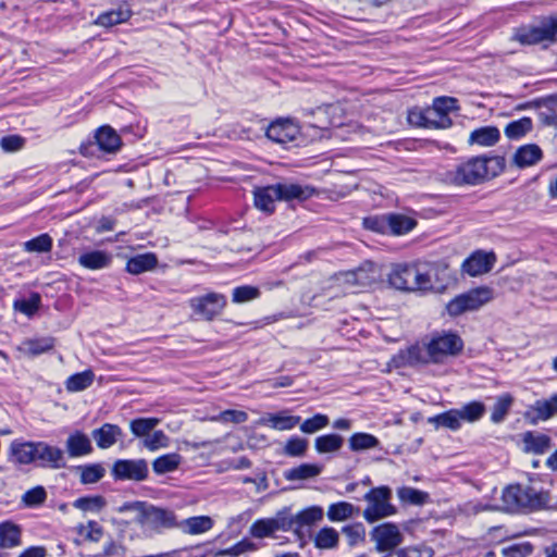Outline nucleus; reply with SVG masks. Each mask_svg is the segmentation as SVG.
<instances>
[{"label": "nucleus", "mask_w": 557, "mask_h": 557, "mask_svg": "<svg viewBox=\"0 0 557 557\" xmlns=\"http://www.w3.org/2000/svg\"><path fill=\"white\" fill-rule=\"evenodd\" d=\"M532 553L533 545L530 542L512 544L502 549L504 557H527Z\"/></svg>", "instance_id": "61"}, {"label": "nucleus", "mask_w": 557, "mask_h": 557, "mask_svg": "<svg viewBox=\"0 0 557 557\" xmlns=\"http://www.w3.org/2000/svg\"><path fill=\"white\" fill-rule=\"evenodd\" d=\"M188 305L196 315L206 321H212L222 313L227 305V299L223 294L211 292L190 298Z\"/></svg>", "instance_id": "6"}, {"label": "nucleus", "mask_w": 557, "mask_h": 557, "mask_svg": "<svg viewBox=\"0 0 557 557\" xmlns=\"http://www.w3.org/2000/svg\"><path fill=\"white\" fill-rule=\"evenodd\" d=\"M540 121L547 126L557 125V94L543 98L539 102Z\"/></svg>", "instance_id": "31"}, {"label": "nucleus", "mask_w": 557, "mask_h": 557, "mask_svg": "<svg viewBox=\"0 0 557 557\" xmlns=\"http://www.w3.org/2000/svg\"><path fill=\"white\" fill-rule=\"evenodd\" d=\"M519 39L522 44L527 45H535L542 41L549 40V38L547 37L546 29L542 23L541 25L532 27L525 33L521 34Z\"/></svg>", "instance_id": "60"}, {"label": "nucleus", "mask_w": 557, "mask_h": 557, "mask_svg": "<svg viewBox=\"0 0 557 557\" xmlns=\"http://www.w3.org/2000/svg\"><path fill=\"white\" fill-rule=\"evenodd\" d=\"M484 158L486 170H487V180L493 178L500 174L505 166H506V160L505 157L502 156H493V157H485Z\"/></svg>", "instance_id": "64"}, {"label": "nucleus", "mask_w": 557, "mask_h": 557, "mask_svg": "<svg viewBox=\"0 0 557 557\" xmlns=\"http://www.w3.org/2000/svg\"><path fill=\"white\" fill-rule=\"evenodd\" d=\"M413 275V265L398 264L394 267L388 274V282L397 289L412 290V286L414 285Z\"/></svg>", "instance_id": "20"}, {"label": "nucleus", "mask_w": 557, "mask_h": 557, "mask_svg": "<svg viewBox=\"0 0 557 557\" xmlns=\"http://www.w3.org/2000/svg\"><path fill=\"white\" fill-rule=\"evenodd\" d=\"M122 435V429L112 423H104L91 432L92 438L101 449H107L113 446Z\"/></svg>", "instance_id": "19"}, {"label": "nucleus", "mask_w": 557, "mask_h": 557, "mask_svg": "<svg viewBox=\"0 0 557 557\" xmlns=\"http://www.w3.org/2000/svg\"><path fill=\"white\" fill-rule=\"evenodd\" d=\"M532 126L530 117H522L508 123L504 132L509 139H520L532 129Z\"/></svg>", "instance_id": "44"}, {"label": "nucleus", "mask_w": 557, "mask_h": 557, "mask_svg": "<svg viewBox=\"0 0 557 557\" xmlns=\"http://www.w3.org/2000/svg\"><path fill=\"white\" fill-rule=\"evenodd\" d=\"M483 157H473L448 173L449 181L457 186L479 185L487 180V170Z\"/></svg>", "instance_id": "4"}, {"label": "nucleus", "mask_w": 557, "mask_h": 557, "mask_svg": "<svg viewBox=\"0 0 557 557\" xmlns=\"http://www.w3.org/2000/svg\"><path fill=\"white\" fill-rule=\"evenodd\" d=\"M397 495L401 502L410 505H424L429 500V494L426 492L409 486L398 488Z\"/></svg>", "instance_id": "46"}, {"label": "nucleus", "mask_w": 557, "mask_h": 557, "mask_svg": "<svg viewBox=\"0 0 557 557\" xmlns=\"http://www.w3.org/2000/svg\"><path fill=\"white\" fill-rule=\"evenodd\" d=\"M329 422H330V419L327 416L322 414V413H317L312 418L306 419L300 424V430L304 433L312 434V433H315V432L322 430L323 428H325L329 424Z\"/></svg>", "instance_id": "59"}, {"label": "nucleus", "mask_w": 557, "mask_h": 557, "mask_svg": "<svg viewBox=\"0 0 557 557\" xmlns=\"http://www.w3.org/2000/svg\"><path fill=\"white\" fill-rule=\"evenodd\" d=\"M469 311L480 309L493 298V290L488 287H475L462 294Z\"/></svg>", "instance_id": "29"}, {"label": "nucleus", "mask_w": 557, "mask_h": 557, "mask_svg": "<svg viewBox=\"0 0 557 557\" xmlns=\"http://www.w3.org/2000/svg\"><path fill=\"white\" fill-rule=\"evenodd\" d=\"M387 223L388 232L394 235L406 234L417 225V221L412 218L398 213L387 214Z\"/></svg>", "instance_id": "34"}, {"label": "nucleus", "mask_w": 557, "mask_h": 557, "mask_svg": "<svg viewBox=\"0 0 557 557\" xmlns=\"http://www.w3.org/2000/svg\"><path fill=\"white\" fill-rule=\"evenodd\" d=\"M317 194V189L310 185L296 183H281V201H305Z\"/></svg>", "instance_id": "25"}, {"label": "nucleus", "mask_w": 557, "mask_h": 557, "mask_svg": "<svg viewBox=\"0 0 557 557\" xmlns=\"http://www.w3.org/2000/svg\"><path fill=\"white\" fill-rule=\"evenodd\" d=\"M308 449V440L294 436L290 437L285 446H284V454L289 457H304Z\"/></svg>", "instance_id": "56"}, {"label": "nucleus", "mask_w": 557, "mask_h": 557, "mask_svg": "<svg viewBox=\"0 0 557 557\" xmlns=\"http://www.w3.org/2000/svg\"><path fill=\"white\" fill-rule=\"evenodd\" d=\"M523 443L527 451L544 454L550 447V437L545 434H534L529 431L523 434Z\"/></svg>", "instance_id": "39"}, {"label": "nucleus", "mask_w": 557, "mask_h": 557, "mask_svg": "<svg viewBox=\"0 0 557 557\" xmlns=\"http://www.w3.org/2000/svg\"><path fill=\"white\" fill-rule=\"evenodd\" d=\"M158 257L154 252H145L129 258L126 262L125 271L133 275H138L156 269Z\"/></svg>", "instance_id": "21"}, {"label": "nucleus", "mask_w": 557, "mask_h": 557, "mask_svg": "<svg viewBox=\"0 0 557 557\" xmlns=\"http://www.w3.org/2000/svg\"><path fill=\"white\" fill-rule=\"evenodd\" d=\"M387 214L385 215H373V216H367L363 219V226L367 230L376 232V233H388V225H387Z\"/></svg>", "instance_id": "63"}, {"label": "nucleus", "mask_w": 557, "mask_h": 557, "mask_svg": "<svg viewBox=\"0 0 557 557\" xmlns=\"http://www.w3.org/2000/svg\"><path fill=\"white\" fill-rule=\"evenodd\" d=\"M410 367H414L418 364H426L432 362L431 356L429 355V344L425 346L412 345L407 348Z\"/></svg>", "instance_id": "58"}, {"label": "nucleus", "mask_w": 557, "mask_h": 557, "mask_svg": "<svg viewBox=\"0 0 557 557\" xmlns=\"http://www.w3.org/2000/svg\"><path fill=\"white\" fill-rule=\"evenodd\" d=\"M343 436L336 433L321 435L314 440V448L319 454L338 451L343 447Z\"/></svg>", "instance_id": "36"}, {"label": "nucleus", "mask_w": 557, "mask_h": 557, "mask_svg": "<svg viewBox=\"0 0 557 557\" xmlns=\"http://www.w3.org/2000/svg\"><path fill=\"white\" fill-rule=\"evenodd\" d=\"M345 280L347 283L362 287L371 286L377 280L376 265L371 261H366L358 269L347 272Z\"/></svg>", "instance_id": "16"}, {"label": "nucleus", "mask_w": 557, "mask_h": 557, "mask_svg": "<svg viewBox=\"0 0 557 557\" xmlns=\"http://www.w3.org/2000/svg\"><path fill=\"white\" fill-rule=\"evenodd\" d=\"M253 549H256V545L250 540L244 539L230 548L218 550L215 553V556H239L246 552H250Z\"/></svg>", "instance_id": "62"}, {"label": "nucleus", "mask_w": 557, "mask_h": 557, "mask_svg": "<svg viewBox=\"0 0 557 557\" xmlns=\"http://www.w3.org/2000/svg\"><path fill=\"white\" fill-rule=\"evenodd\" d=\"M522 484H512L503 491V508L509 512H524Z\"/></svg>", "instance_id": "24"}, {"label": "nucleus", "mask_w": 557, "mask_h": 557, "mask_svg": "<svg viewBox=\"0 0 557 557\" xmlns=\"http://www.w3.org/2000/svg\"><path fill=\"white\" fill-rule=\"evenodd\" d=\"M81 482L83 484H94L99 482L106 474V469L101 463H89L79 466Z\"/></svg>", "instance_id": "45"}, {"label": "nucleus", "mask_w": 557, "mask_h": 557, "mask_svg": "<svg viewBox=\"0 0 557 557\" xmlns=\"http://www.w3.org/2000/svg\"><path fill=\"white\" fill-rule=\"evenodd\" d=\"M323 519L320 506H310L292 516L287 509L281 510V530H293L299 539L305 537L309 528Z\"/></svg>", "instance_id": "3"}, {"label": "nucleus", "mask_w": 557, "mask_h": 557, "mask_svg": "<svg viewBox=\"0 0 557 557\" xmlns=\"http://www.w3.org/2000/svg\"><path fill=\"white\" fill-rule=\"evenodd\" d=\"M276 200H278V184L255 190V206L265 213H273L275 211Z\"/></svg>", "instance_id": "22"}, {"label": "nucleus", "mask_w": 557, "mask_h": 557, "mask_svg": "<svg viewBox=\"0 0 557 557\" xmlns=\"http://www.w3.org/2000/svg\"><path fill=\"white\" fill-rule=\"evenodd\" d=\"M359 512V507L347 502H338L330 505L326 515L331 521H344L358 516Z\"/></svg>", "instance_id": "32"}, {"label": "nucleus", "mask_w": 557, "mask_h": 557, "mask_svg": "<svg viewBox=\"0 0 557 557\" xmlns=\"http://www.w3.org/2000/svg\"><path fill=\"white\" fill-rule=\"evenodd\" d=\"M47 499V492L44 486L37 485L26 491L22 496V503L27 508H36Z\"/></svg>", "instance_id": "50"}, {"label": "nucleus", "mask_w": 557, "mask_h": 557, "mask_svg": "<svg viewBox=\"0 0 557 557\" xmlns=\"http://www.w3.org/2000/svg\"><path fill=\"white\" fill-rule=\"evenodd\" d=\"M457 99L453 97H437L433 100V104L426 108L429 116V125L431 128H446L451 125L449 112L459 109Z\"/></svg>", "instance_id": "10"}, {"label": "nucleus", "mask_w": 557, "mask_h": 557, "mask_svg": "<svg viewBox=\"0 0 557 557\" xmlns=\"http://www.w3.org/2000/svg\"><path fill=\"white\" fill-rule=\"evenodd\" d=\"M95 380V373L91 370L77 372L67 377L65 387L69 392H81L88 388Z\"/></svg>", "instance_id": "42"}, {"label": "nucleus", "mask_w": 557, "mask_h": 557, "mask_svg": "<svg viewBox=\"0 0 557 557\" xmlns=\"http://www.w3.org/2000/svg\"><path fill=\"white\" fill-rule=\"evenodd\" d=\"M52 249V238L48 234H40L24 243L27 252H49Z\"/></svg>", "instance_id": "48"}, {"label": "nucleus", "mask_w": 557, "mask_h": 557, "mask_svg": "<svg viewBox=\"0 0 557 557\" xmlns=\"http://www.w3.org/2000/svg\"><path fill=\"white\" fill-rule=\"evenodd\" d=\"M460 421L461 416L457 409H451L428 419V422L434 424L435 428L444 426L454 431L461 426Z\"/></svg>", "instance_id": "40"}, {"label": "nucleus", "mask_w": 557, "mask_h": 557, "mask_svg": "<svg viewBox=\"0 0 557 557\" xmlns=\"http://www.w3.org/2000/svg\"><path fill=\"white\" fill-rule=\"evenodd\" d=\"M65 447L69 456L72 458L89 455L94 450L90 438L82 431H75L70 434L66 438Z\"/></svg>", "instance_id": "17"}, {"label": "nucleus", "mask_w": 557, "mask_h": 557, "mask_svg": "<svg viewBox=\"0 0 557 557\" xmlns=\"http://www.w3.org/2000/svg\"><path fill=\"white\" fill-rule=\"evenodd\" d=\"M500 137L499 129L496 126H484L471 132L469 143L490 147L495 145Z\"/></svg>", "instance_id": "30"}, {"label": "nucleus", "mask_w": 557, "mask_h": 557, "mask_svg": "<svg viewBox=\"0 0 557 557\" xmlns=\"http://www.w3.org/2000/svg\"><path fill=\"white\" fill-rule=\"evenodd\" d=\"M41 305V296L39 293L33 292L28 298L14 301V308L27 317L34 315Z\"/></svg>", "instance_id": "47"}, {"label": "nucleus", "mask_w": 557, "mask_h": 557, "mask_svg": "<svg viewBox=\"0 0 557 557\" xmlns=\"http://www.w3.org/2000/svg\"><path fill=\"white\" fill-rule=\"evenodd\" d=\"M55 339L51 336L25 339L18 350L28 357L40 356L54 347Z\"/></svg>", "instance_id": "28"}, {"label": "nucleus", "mask_w": 557, "mask_h": 557, "mask_svg": "<svg viewBox=\"0 0 557 557\" xmlns=\"http://www.w3.org/2000/svg\"><path fill=\"white\" fill-rule=\"evenodd\" d=\"M342 532L346 535L348 545L351 547L366 540V528L361 522L345 525Z\"/></svg>", "instance_id": "57"}, {"label": "nucleus", "mask_w": 557, "mask_h": 557, "mask_svg": "<svg viewBox=\"0 0 557 557\" xmlns=\"http://www.w3.org/2000/svg\"><path fill=\"white\" fill-rule=\"evenodd\" d=\"M370 539L375 543L376 552L392 553L403 543L404 535L397 524L384 522L371 530Z\"/></svg>", "instance_id": "9"}, {"label": "nucleus", "mask_w": 557, "mask_h": 557, "mask_svg": "<svg viewBox=\"0 0 557 557\" xmlns=\"http://www.w3.org/2000/svg\"><path fill=\"white\" fill-rule=\"evenodd\" d=\"M392 491L388 486L371 488L363 499L369 503L363 510V518L367 522L373 523L396 512V508L389 503Z\"/></svg>", "instance_id": "2"}, {"label": "nucleus", "mask_w": 557, "mask_h": 557, "mask_svg": "<svg viewBox=\"0 0 557 557\" xmlns=\"http://www.w3.org/2000/svg\"><path fill=\"white\" fill-rule=\"evenodd\" d=\"M213 525V520L208 516H196L185 519L180 522L181 529L188 534H201L210 530Z\"/></svg>", "instance_id": "38"}, {"label": "nucleus", "mask_w": 557, "mask_h": 557, "mask_svg": "<svg viewBox=\"0 0 557 557\" xmlns=\"http://www.w3.org/2000/svg\"><path fill=\"white\" fill-rule=\"evenodd\" d=\"M524 499V512H534L548 508L550 500L549 492L537 490L532 485H522Z\"/></svg>", "instance_id": "13"}, {"label": "nucleus", "mask_w": 557, "mask_h": 557, "mask_svg": "<svg viewBox=\"0 0 557 557\" xmlns=\"http://www.w3.org/2000/svg\"><path fill=\"white\" fill-rule=\"evenodd\" d=\"M182 461V456L177 453H170L156 458L152 461V470L156 474H165L175 471Z\"/></svg>", "instance_id": "35"}, {"label": "nucleus", "mask_w": 557, "mask_h": 557, "mask_svg": "<svg viewBox=\"0 0 557 557\" xmlns=\"http://www.w3.org/2000/svg\"><path fill=\"white\" fill-rule=\"evenodd\" d=\"M314 546L319 549H334L338 546L339 534L331 527H324L313 537Z\"/></svg>", "instance_id": "37"}, {"label": "nucleus", "mask_w": 557, "mask_h": 557, "mask_svg": "<svg viewBox=\"0 0 557 557\" xmlns=\"http://www.w3.org/2000/svg\"><path fill=\"white\" fill-rule=\"evenodd\" d=\"M78 263L88 270H101L111 265L112 256L103 250H89L79 255Z\"/></svg>", "instance_id": "23"}, {"label": "nucleus", "mask_w": 557, "mask_h": 557, "mask_svg": "<svg viewBox=\"0 0 557 557\" xmlns=\"http://www.w3.org/2000/svg\"><path fill=\"white\" fill-rule=\"evenodd\" d=\"M159 423L158 418H137L131 421L129 428L135 436L141 437L152 431Z\"/></svg>", "instance_id": "51"}, {"label": "nucleus", "mask_w": 557, "mask_h": 557, "mask_svg": "<svg viewBox=\"0 0 557 557\" xmlns=\"http://www.w3.org/2000/svg\"><path fill=\"white\" fill-rule=\"evenodd\" d=\"M276 529H278V520L277 519H271V520H264L260 519L252 523L250 527V534L253 537L262 539L265 536L271 535Z\"/></svg>", "instance_id": "52"}, {"label": "nucleus", "mask_w": 557, "mask_h": 557, "mask_svg": "<svg viewBox=\"0 0 557 557\" xmlns=\"http://www.w3.org/2000/svg\"><path fill=\"white\" fill-rule=\"evenodd\" d=\"M513 404V397L506 393L497 397L495 405L492 409L491 420L494 423H500L505 420L511 406Z\"/></svg>", "instance_id": "43"}, {"label": "nucleus", "mask_w": 557, "mask_h": 557, "mask_svg": "<svg viewBox=\"0 0 557 557\" xmlns=\"http://www.w3.org/2000/svg\"><path fill=\"white\" fill-rule=\"evenodd\" d=\"M36 442L13 441L10 445V456L20 465L35 463Z\"/></svg>", "instance_id": "26"}, {"label": "nucleus", "mask_w": 557, "mask_h": 557, "mask_svg": "<svg viewBox=\"0 0 557 557\" xmlns=\"http://www.w3.org/2000/svg\"><path fill=\"white\" fill-rule=\"evenodd\" d=\"M537 412L536 418L546 420L557 413V395L552 396L549 399H540L532 407Z\"/></svg>", "instance_id": "54"}, {"label": "nucleus", "mask_w": 557, "mask_h": 557, "mask_svg": "<svg viewBox=\"0 0 557 557\" xmlns=\"http://www.w3.org/2000/svg\"><path fill=\"white\" fill-rule=\"evenodd\" d=\"M495 261L494 252L475 251L462 262L461 269L470 276H476L490 272Z\"/></svg>", "instance_id": "12"}, {"label": "nucleus", "mask_w": 557, "mask_h": 557, "mask_svg": "<svg viewBox=\"0 0 557 557\" xmlns=\"http://www.w3.org/2000/svg\"><path fill=\"white\" fill-rule=\"evenodd\" d=\"M22 528L11 520L0 522V548H13L22 543Z\"/></svg>", "instance_id": "27"}, {"label": "nucleus", "mask_w": 557, "mask_h": 557, "mask_svg": "<svg viewBox=\"0 0 557 557\" xmlns=\"http://www.w3.org/2000/svg\"><path fill=\"white\" fill-rule=\"evenodd\" d=\"M461 416V420H466L468 422H475L480 420L485 413V405L481 401H471L461 407V409H457Z\"/></svg>", "instance_id": "53"}, {"label": "nucleus", "mask_w": 557, "mask_h": 557, "mask_svg": "<svg viewBox=\"0 0 557 557\" xmlns=\"http://www.w3.org/2000/svg\"><path fill=\"white\" fill-rule=\"evenodd\" d=\"M542 158V149L535 144H528L517 149L512 157V163L519 169H524L536 164Z\"/></svg>", "instance_id": "18"}, {"label": "nucleus", "mask_w": 557, "mask_h": 557, "mask_svg": "<svg viewBox=\"0 0 557 557\" xmlns=\"http://www.w3.org/2000/svg\"><path fill=\"white\" fill-rule=\"evenodd\" d=\"M261 295L257 286L242 285L237 286L232 292V301L234 304H244L259 298Z\"/></svg>", "instance_id": "49"}, {"label": "nucleus", "mask_w": 557, "mask_h": 557, "mask_svg": "<svg viewBox=\"0 0 557 557\" xmlns=\"http://www.w3.org/2000/svg\"><path fill=\"white\" fill-rule=\"evenodd\" d=\"M428 344L429 355L433 363L442 362L447 356H457L463 349V341L453 332L437 334Z\"/></svg>", "instance_id": "5"}, {"label": "nucleus", "mask_w": 557, "mask_h": 557, "mask_svg": "<svg viewBox=\"0 0 557 557\" xmlns=\"http://www.w3.org/2000/svg\"><path fill=\"white\" fill-rule=\"evenodd\" d=\"M304 140L298 122L290 117H281V148L298 147Z\"/></svg>", "instance_id": "15"}, {"label": "nucleus", "mask_w": 557, "mask_h": 557, "mask_svg": "<svg viewBox=\"0 0 557 557\" xmlns=\"http://www.w3.org/2000/svg\"><path fill=\"white\" fill-rule=\"evenodd\" d=\"M139 524L151 529L156 533H162L164 530L180 527L173 510L151 504H148L146 510L141 512V522Z\"/></svg>", "instance_id": "7"}, {"label": "nucleus", "mask_w": 557, "mask_h": 557, "mask_svg": "<svg viewBox=\"0 0 557 557\" xmlns=\"http://www.w3.org/2000/svg\"><path fill=\"white\" fill-rule=\"evenodd\" d=\"M122 145L121 136L112 126L106 124L95 131L92 139L81 144L79 152L85 157L94 156L97 148L103 153L115 154L121 150Z\"/></svg>", "instance_id": "1"}, {"label": "nucleus", "mask_w": 557, "mask_h": 557, "mask_svg": "<svg viewBox=\"0 0 557 557\" xmlns=\"http://www.w3.org/2000/svg\"><path fill=\"white\" fill-rule=\"evenodd\" d=\"M351 451H363L380 446V441L372 434L358 432L354 433L348 440Z\"/></svg>", "instance_id": "41"}, {"label": "nucleus", "mask_w": 557, "mask_h": 557, "mask_svg": "<svg viewBox=\"0 0 557 557\" xmlns=\"http://www.w3.org/2000/svg\"><path fill=\"white\" fill-rule=\"evenodd\" d=\"M323 467L315 463H301L284 472V478L288 481H300L318 476Z\"/></svg>", "instance_id": "33"}, {"label": "nucleus", "mask_w": 557, "mask_h": 557, "mask_svg": "<svg viewBox=\"0 0 557 557\" xmlns=\"http://www.w3.org/2000/svg\"><path fill=\"white\" fill-rule=\"evenodd\" d=\"M35 463L42 468L65 467L63 450L45 442H36Z\"/></svg>", "instance_id": "11"}, {"label": "nucleus", "mask_w": 557, "mask_h": 557, "mask_svg": "<svg viewBox=\"0 0 557 557\" xmlns=\"http://www.w3.org/2000/svg\"><path fill=\"white\" fill-rule=\"evenodd\" d=\"M106 505V500L102 496H84L77 498L73 506L83 511H100Z\"/></svg>", "instance_id": "55"}, {"label": "nucleus", "mask_w": 557, "mask_h": 557, "mask_svg": "<svg viewBox=\"0 0 557 557\" xmlns=\"http://www.w3.org/2000/svg\"><path fill=\"white\" fill-rule=\"evenodd\" d=\"M111 475L115 481H145L149 475L146 459H117L111 468Z\"/></svg>", "instance_id": "8"}, {"label": "nucleus", "mask_w": 557, "mask_h": 557, "mask_svg": "<svg viewBox=\"0 0 557 557\" xmlns=\"http://www.w3.org/2000/svg\"><path fill=\"white\" fill-rule=\"evenodd\" d=\"M133 15L129 4L123 1L115 9L106 11L98 15L95 24L102 27H112L114 25L127 22Z\"/></svg>", "instance_id": "14"}]
</instances>
